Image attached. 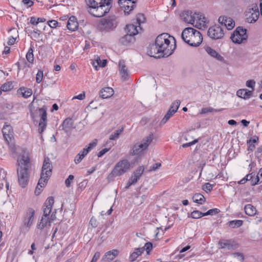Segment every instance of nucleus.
Returning a JSON list of instances; mask_svg holds the SVG:
<instances>
[{
	"mask_svg": "<svg viewBox=\"0 0 262 262\" xmlns=\"http://www.w3.org/2000/svg\"><path fill=\"white\" fill-rule=\"evenodd\" d=\"M170 37L167 33H163L158 36L155 44L152 45L148 51V54L156 58L171 55L176 49V43L174 41L173 45L170 44L169 39Z\"/></svg>",
	"mask_w": 262,
	"mask_h": 262,
	"instance_id": "f257e3e1",
	"label": "nucleus"
},
{
	"mask_svg": "<svg viewBox=\"0 0 262 262\" xmlns=\"http://www.w3.org/2000/svg\"><path fill=\"white\" fill-rule=\"evenodd\" d=\"M112 0H85L88 12L93 16L100 17L107 13Z\"/></svg>",
	"mask_w": 262,
	"mask_h": 262,
	"instance_id": "f03ea898",
	"label": "nucleus"
},
{
	"mask_svg": "<svg viewBox=\"0 0 262 262\" xmlns=\"http://www.w3.org/2000/svg\"><path fill=\"white\" fill-rule=\"evenodd\" d=\"M52 163L50 159L48 157L45 158L44 159L41 168L40 178L35 190V193L36 195L40 194L41 191V188L44 187L48 183L49 179L52 175Z\"/></svg>",
	"mask_w": 262,
	"mask_h": 262,
	"instance_id": "7ed1b4c3",
	"label": "nucleus"
},
{
	"mask_svg": "<svg viewBox=\"0 0 262 262\" xmlns=\"http://www.w3.org/2000/svg\"><path fill=\"white\" fill-rule=\"evenodd\" d=\"M30 159L27 155H22L17 160L18 168H17L18 181L22 187L27 185L29 174L28 172Z\"/></svg>",
	"mask_w": 262,
	"mask_h": 262,
	"instance_id": "20e7f679",
	"label": "nucleus"
},
{
	"mask_svg": "<svg viewBox=\"0 0 262 262\" xmlns=\"http://www.w3.org/2000/svg\"><path fill=\"white\" fill-rule=\"evenodd\" d=\"M181 37L186 43L192 47H198L203 41V36L201 33L199 31L190 27L183 30Z\"/></svg>",
	"mask_w": 262,
	"mask_h": 262,
	"instance_id": "39448f33",
	"label": "nucleus"
},
{
	"mask_svg": "<svg viewBox=\"0 0 262 262\" xmlns=\"http://www.w3.org/2000/svg\"><path fill=\"white\" fill-rule=\"evenodd\" d=\"M153 140V135H149L145 138H144L140 142H137L133 144L131 146L129 152L130 154L134 156H141L144 154V151L147 148L149 145Z\"/></svg>",
	"mask_w": 262,
	"mask_h": 262,
	"instance_id": "423d86ee",
	"label": "nucleus"
},
{
	"mask_svg": "<svg viewBox=\"0 0 262 262\" xmlns=\"http://www.w3.org/2000/svg\"><path fill=\"white\" fill-rule=\"evenodd\" d=\"M47 108L46 106H43L41 108L36 109L35 111L30 110L31 116L33 119L35 120L38 116L40 117L38 132L42 134L47 126Z\"/></svg>",
	"mask_w": 262,
	"mask_h": 262,
	"instance_id": "0eeeda50",
	"label": "nucleus"
},
{
	"mask_svg": "<svg viewBox=\"0 0 262 262\" xmlns=\"http://www.w3.org/2000/svg\"><path fill=\"white\" fill-rule=\"evenodd\" d=\"M130 167L131 164L127 160H121L116 164L108 178H112L122 176L129 171Z\"/></svg>",
	"mask_w": 262,
	"mask_h": 262,
	"instance_id": "6e6552de",
	"label": "nucleus"
},
{
	"mask_svg": "<svg viewBox=\"0 0 262 262\" xmlns=\"http://www.w3.org/2000/svg\"><path fill=\"white\" fill-rule=\"evenodd\" d=\"M117 24V17L114 15L110 16L100 20L98 29L102 32H110L116 28Z\"/></svg>",
	"mask_w": 262,
	"mask_h": 262,
	"instance_id": "1a4fd4ad",
	"label": "nucleus"
},
{
	"mask_svg": "<svg viewBox=\"0 0 262 262\" xmlns=\"http://www.w3.org/2000/svg\"><path fill=\"white\" fill-rule=\"evenodd\" d=\"M34 215L35 210L33 208H29L26 210L22 218L20 232L26 233L29 231L34 222Z\"/></svg>",
	"mask_w": 262,
	"mask_h": 262,
	"instance_id": "9d476101",
	"label": "nucleus"
},
{
	"mask_svg": "<svg viewBox=\"0 0 262 262\" xmlns=\"http://www.w3.org/2000/svg\"><path fill=\"white\" fill-rule=\"evenodd\" d=\"M247 38V30L242 27H237L230 36L232 42L236 44L244 43Z\"/></svg>",
	"mask_w": 262,
	"mask_h": 262,
	"instance_id": "9b49d317",
	"label": "nucleus"
},
{
	"mask_svg": "<svg viewBox=\"0 0 262 262\" xmlns=\"http://www.w3.org/2000/svg\"><path fill=\"white\" fill-rule=\"evenodd\" d=\"M247 21L249 23H254L256 21L259 16L258 7L256 4L250 5L246 11Z\"/></svg>",
	"mask_w": 262,
	"mask_h": 262,
	"instance_id": "f8f14e48",
	"label": "nucleus"
},
{
	"mask_svg": "<svg viewBox=\"0 0 262 262\" xmlns=\"http://www.w3.org/2000/svg\"><path fill=\"white\" fill-rule=\"evenodd\" d=\"M208 35L213 39H219L224 36L223 28L219 25H215L209 28Z\"/></svg>",
	"mask_w": 262,
	"mask_h": 262,
	"instance_id": "ddd939ff",
	"label": "nucleus"
},
{
	"mask_svg": "<svg viewBox=\"0 0 262 262\" xmlns=\"http://www.w3.org/2000/svg\"><path fill=\"white\" fill-rule=\"evenodd\" d=\"M55 213L56 212H53L51 214L50 217L42 216L37 224V228L42 230L44 228L50 226L51 223L56 218Z\"/></svg>",
	"mask_w": 262,
	"mask_h": 262,
	"instance_id": "4468645a",
	"label": "nucleus"
},
{
	"mask_svg": "<svg viewBox=\"0 0 262 262\" xmlns=\"http://www.w3.org/2000/svg\"><path fill=\"white\" fill-rule=\"evenodd\" d=\"M219 248L228 250H234L238 247V244L232 239H222L218 242Z\"/></svg>",
	"mask_w": 262,
	"mask_h": 262,
	"instance_id": "2eb2a0df",
	"label": "nucleus"
},
{
	"mask_svg": "<svg viewBox=\"0 0 262 262\" xmlns=\"http://www.w3.org/2000/svg\"><path fill=\"white\" fill-rule=\"evenodd\" d=\"M195 19L194 24L192 25L199 29H205L208 27V22L207 18L202 14L196 13L195 15Z\"/></svg>",
	"mask_w": 262,
	"mask_h": 262,
	"instance_id": "dca6fc26",
	"label": "nucleus"
},
{
	"mask_svg": "<svg viewBox=\"0 0 262 262\" xmlns=\"http://www.w3.org/2000/svg\"><path fill=\"white\" fill-rule=\"evenodd\" d=\"M54 202V198L52 196H50L47 199L43 206V214L42 216L50 217Z\"/></svg>",
	"mask_w": 262,
	"mask_h": 262,
	"instance_id": "f3484780",
	"label": "nucleus"
},
{
	"mask_svg": "<svg viewBox=\"0 0 262 262\" xmlns=\"http://www.w3.org/2000/svg\"><path fill=\"white\" fill-rule=\"evenodd\" d=\"M218 21L219 23L224 25L229 30L232 29L235 26L234 21L231 17L226 16H220Z\"/></svg>",
	"mask_w": 262,
	"mask_h": 262,
	"instance_id": "a211bd4d",
	"label": "nucleus"
},
{
	"mask_svg": "<svg viewBox=\"0 0 262 262\" xmlns=\"http://www.w3.org/2000/svg\"><path fill=\"white\" fill-rule=\"evenodd\" d=\"M2 133L5 140L8 143L13 139V131L10 125L5 124L2 129Z\"/></svg>",
	"mask_w": 262,
	"mask_h": 262,
	"instance_id": "6ab92c4d",
	"label": "nucleus"
},
{
	"mask_svg": "<svg viewBox=\"0 0 262 262\" xmlns=\"http://www.w3.org/2000/svg\"><path fill=\"white\" fill-rule=\"evenodd\" d=\"M196 13V12L193 13L191 11H184L181 16L185 23L192 25L194 22V15Z\"/></svg>",
	"mask_w": 262,
	"mask_h": 262,
	"instance_id": "aec40b11",
	"label": "nucleus"
},
{
	"mask_svg": "<svg viewBox=\"0 0 262 262\" xmlns=\"http://www.w3.org/2000/svg\"><path fill=\"white\" fill-rule=\"evenodd\" d=\"M119 41L121 45L128 46L135 41V37L130 34L127 33L121 37Z\"/></svg>",
	"mask_w": 262,
	"mask_h": 262,
	"instance_id": "412c9836",
	"label": "nucleus"
},
{
	"mask_svg": "<svg viewBox=\"0 0 262 262\" xmlns=\"http://www.w3.org/2000/svg\"><path fill=\"white\" fill-rule=\"evenodd\" d=\"M144 168L143 166H139L137 169L134 172L132 177L129 179L132 181V183L135 184L137 181L140 179L143 173Z\"/></svg>",
	"mask_w": 262,
	"mask_h": 262,
	"instance_id": "4be33fe9",
	"label": "nucleus"
},
{
	"mask_svg": "<svg viewBox=\"0 0 262 262\" xmlns=\"http://www.w3.org/2000/svg\"><path fill=\"white\" fill-rule=\"evenodd\" d=\"M125 29L127 33L134 36L139 33V29H141V28L134 22L126 25Z\"/></svg>",
	"mask_w": 262,
	"mask_h": 262,
	"instance_id": "5701e85b",
	"label": "nucleus"
},
{
	"mask_svg": "<svg viewBox=\"0 0 262 262\" xmlns=\"http://www.w3.org/2000/svg\"><path fill=\"white\" fill-rule=\"evenodd\" d=\"M118 254V251L117 250H113L109 251L105 253L102 258L101 260L103 261H111L113 260Z\"/></svg>",
	"mask_w": 262,
	"mask_h": 262,
	"instance_id": "b1692460",
	"label": "nucleus"
},
{
	"mask_svg": "<svg viewBox=\"0 0 262 262\" xmlns=\"http://www.w3.org/2000/svg\"><path fill=\"white\" fill-rule=\"evenodd\" d=\"M67 28L71 31H75L78 27V24L75 16H72L69 18L67 24Z\"/></svg>",
	"mask_w": 262,
	"mask_h": 262,
	"instance_id": "393cba45",
	"label": "nucleus"
},
{
	"mask_svg": "<svg viewBox=\"0 0 262 262\" xmlns=\"http://www.w3.org/2000/svg\"><path fill=\"white\" fill-rule=\"evenodd\" d=\"M119 71L123 80L127 79L128 76V69L124 61H120L119 63Z\"/></svg>",
	"mask_w": 262,
	"mask_h": 262,
	"instance_id": "a878e982",
	"label": "nucleus"
},
{
	"mask_svg": "<svg viewBox=\"0 0 262 262\" xmlns=\"http://www.w3.org/2000/svg\"><path fill=\"white\" fill-rule=\"evenodd\" d=\"M205 49L207 54L211 57H213L220 61H222L224 60L223 57L220 55L215 50L213 49L211 47H206Z\"/></svg>",
	"mask_w": 262,
	"mask_h": 262,
	"instance_id": "bb28decb",
	"label": "nucleus"
},
{
	"mask_svg": "<svg viewBox=\"0 0 262 262\" xmlns=\"http://www.w3.org/2000/svg\"><path fill=\"white\" fill-rule=\"evenodd\" d=\"M114 94V90L110 87L103 88L100 92V96L103 99L110 98Z\"/></svg>",
	"mask_w": 262,
	"mask_h": 262,
	"instance_id": "cd10ccee",
	"label": "nucleus"
},
{
	"mask_svg": "<svg viewBox=\"0 0 262 262\" xmlns=\"http://www.w3.org/2000/svg\"><path fill=\"white\" fill-rule=\"evenodd\" d=\"M73 121L71 118H68L66 119L62 125V129L64 130L65 132L68 133L73 128Z\"/></svg>",
	"mask_w": 262,
	"mask_h": 262,
	"instance_id": "c85d7f7f",
	"label": "nucleus"
},
{
	"mask_svg": "<svg viewBox=\"0 0 262 262\" xmlns=\"http://www.w3.org/2000/svg\"><path fill=\"white\" fill-rule=\"evenodd\" d=\"M252 95V91L247 90V89H241L237 91L236 95L244 99H247L251 97Z\"/></svg>",
	"mask_w": 262,
	"mask_h": 262,
	"instance_id": "c756f323",
	"label": "nucleus"
},
{
	"mask_svg": "<svg viewBox=\"0 0 262 262\" xmlns=\"http://www.w3.org/2000/svg\"><path fill=\"white\" fill-rule=\"evenodd\" d=\"M106 62L107 60L106 59L101 60L99 56H97L95 57V60L93 61L92 64L95 69L98 70V67H104L106 64Z\"/></svg>",
	"mask_w": 262,
	"mask_h": 262,
	"instance_id": "7c9ffc66",
	"label": "nucleus"
},
{
	"mask_svg": "<svg viewBox=\"0 0 262 262\" xmlns=\"http://www.w3.org/2000/svg\"><path fill=\"white\" fill-rule=\"evenodd\" d=\"M17 92L21 95L22 97L26 99L28 98L32 94V91L31 89L24 87L19 88Z\"/></svg>",
	"mask_w": 262,
	"mask_h": 262,
	"instance_id": "2f4dec72",
	"label": "nucleus"
},
{
	"mask_svg": "<svg viewBox=\"0 0 262 262\" xmlns=\"http://www.w3.org/2000/svg\"><path fill=\"white\" fill-rule=\"evenodd\" d=\"M245 213L249 216H254L256 214L257 210L255 207L251 204H247L244 207Z\"/></svg>",
	"mask_w": 262,
	"mask_h": 262,
	"instance_id": "473e14b6",
	"label": "nucleus"
},
{
	"mask_svg": "<svg viewBox=\"0 0 262 262\" xmlns=\"http://www.w3.org/2000/svg\"><path fill=\"white\" fill-rule=\"evenodd\" d=\"M144 252V249L143 248H137L135 250V251L133 252L130 256H129V259L130 261H133L135 260L137 258Z\"/></svg>",
	"mask_w": 262,
	"mask_h": 262,
	"instance_id": "72a5a7b5",
	"label": "nucleus"
},
{
	"mask_svg": "<svg viewBox=\"0 0 262 262\" xmlns=\"http://www.w3.org/2000/svg\"><path fill=\"white\" fill-rule=\"evenodd\" d=\"M192 199L194 202L200 204H203L205 202L204 196L201 193H195L194 194Z\"/></svg>",
	"mask_w": 262,
	"mask_h": 262,
	"instance_id": "f704fd0d",
	"label": "nucleus"
},
{
	"mask_svg": "<svg viewBox=\"0 0 262 262\" xmlns=\"http://www.w3.org/2000/svg\"><path fill=\"white\" fill-rule=\"evenodd\" d=\"M33 47L32 45H31L27 54H26V59L30 63H33L34 61V55H33Z\"/></svg>",
	"mask_w": 262,
	"mask_h": 262,
	"instance_id": "c9c22d12",
	"label": "nucleus"
},
{
	"mask_svg": "<svg viewBox=\"0 0 262 262\" xmlns=\"http://www.w3.org/2000/svg\"><path fill=\"white\" fill-rule=\"evenodd\" d=\"M123 128H122L121 129L115 130L114 133H113L110 136L109 139L111 140H115L117 139L119 137L120 134L123 132Z\"/></svg>",
	"mask_w": 262,
	"mask_h": 262,
	"instance_id": "e433bc0d",
	"label": "nucleus"
},
{
	"mask_svg": "<svg viewBox=\"0 0 262 262\" xmlns=\"http://www.w3.org/2000/svg\"><path fill=\"white\" fill-rule=\"evenodd\" d=\"M120 6L124 10L125 14H129V12L134 9L135 7V6L127 5L126 4H122Z\"/></svg>",
	"mask_w": 262,
	"mask_h": 262,
	"instance_id": "4c0bfd02",
	"label": "nucleus"
},
{
	"mask_svg": "<svg viewBox=\"0 0 262 262\" xmlns=\"http://www.w3.org/2000/svg\"><path fill=\"white\" fill-rule=\"evenodd\" d=\"M13 88V85L12 82H7L3 84L1 87V89L2 91L7 92L10 91Z\"/></svg>",
	"mask_w": 262,
	"mask_h": 262,
	"instance_id": "58836bf2",
	"label": "nucleus"
},
{
	"mask_svg": "<svg viewBox=\"0 0 262 262\" xmlns=\"http://www.w3.org/2000/svg\"><path fill=\"white\" fill-rule=\"evenodd\" d=\"M222 110V109L216 110V109H214L211 107H207L202 108L200 112V114H207L208 113H211V112H217L221 111Z\"/></svg>",
	"mask_w": 262,
	"mask_h": 262,
	"instance_id": "ea45409f",
	"label": "nucleus"
},
{
	"mask_svg": "<svg viewBox=\"0 0 262 262\" xmlns=\"http://www.w3.org/2000/svg\"><path fill=\"white\" fill-rule=\"evenodd\" d=\"M243 223L242 220H234L229 222V224L232 228H237L241 226Z\"/></svg>",
	"mask_w": 262,
	"mask_h": 262,
	"instance_id": "a19ab883",
	"label": "nucleus"
},
{
	"mask_svg": "<svg viewBox=\"0 0 262 262\" xmlns=\"http://www.w3.org/2000/svg\"><path fill=\"white\" fill-rule=\"evenodd\" d=\"M145 20V18L144 15L142 14H138L136 16V21L135 23L140 26L142 23H144Z\"/></svg>",
	"mask_w": 262,
	"mask_h": 262,
	"instance_id": "79ce46f5",
	"label": "nucleus"
},
{
	"mask_svg": "<svg viewBox=\"0 0 262 262\" xmlns=\"http://www.w3.org/2000/svg\"><path fill=\"white\" fill-rule=\"evenodd\" d=\"M204 216V213L198 210H194L191 213V217L193 219H198Z\"/></svg>",
	"mask_w": 262,
	"mask_h": 262,
	"instance_id": "37998d69",
	"label": "nucleus"
},
{
	"mask_svg": "<svg viewBox=\"0 0 262 262\" xmlns=\"http://www.w3.org/2000/svg\"><path fill=\"white\" fill-rule=\"evenodd\" d=\"M180 105V101L177 100L172 103L169 110L175 111L176 113Z\"/></svg>",
	"mask_w": 262,
	"mask_h": 262,
	"instance_id": "c03bdc74",
	"label": "nucleus"
},
{
	"mask_svg": "<svg viewBox=\"0 0 262 262\" xmlns=\"http://www.w3.org/2000/svg\"><path fill=\"white\" fill-rule=\"evenodd\" d=\"M220 212V210L219 209L213 208V209L209 210L208 211H207L205 213H204V215H205V216L209 215H213L216 214H217Z\"/></svg>",
	"mask_w": 262,
	"mask_h": 262,
	"instance_id": "a18cd8bd",
	"label": "nucleus"
},
{
	"mask_svg": "<svg viewBox=\"0 0 262 262\" xmlns=\"http://www.w3.org/2000/svg\"><path fill=\"white\" fill-rule=\"evenodd\" d=\"M252 173V178L250 180H248V181H250L251 185L254 186V185L257 184L259 181L260 182V180L259 179L258 177H257V176L256 177H254V176L253 174V173Z\"/></svg>",
	"mask_w": 262,
	"mask_h": 262,
	"instance_id": "49530a36",
	"label": "nucleus"
},
{
	"mask_svg": "<svg viewBox=\"0 0 262 262\" xmlns=\"http://www.w3.org/2000/svg\"><path fill=\"white\" fill-rule=\"evenodd\" d=\"M212 188L213 185L210 184L209 183H206L202 186L203 190L206 192L211 191V190L212 189Z\"/></svg>",
	"mask_w": 262,
	"mask_h": 262,
	"instance_id": "de8ad7c7",
	"label": "nucleus"
},
{
	"mask_svg": "<svg viewBox=\"0 0 262 262\" xmlns=\"http://www.w3.org/2000/svg\"><path fill=\"white\" fill-rule=\"evenodd\" d=\"M43 78V71L42 70H38L36 75V81L37 83H39L41 82Z\"/></svg>",
	"mask_w": 262,
	"mask_h": 262,
	"instance_id": "09e8293b",
	"label": "nucleus"
},
{
	"mask_svg": "<svg viewBox=\"0 0 262 262\" xmlns=\"http://www.w3.org/2000/svg\"><path fill=\"white\" fill-rule=\"evenodd\" d=\"M161 166V163L158 162L154 164L152 166H151L148 170L149 171H155L159 169V168Z\"/></svg>",
	"mask_w": 262,
	"mask_h": 262,
	"instance_id": "8fccbe9b",
	"label": "nucleus"
},
{
	"mask_svg": "<svg viewBox=\"0 0 262 262\" xmlns=\"http://www.w3.org/2000/svg\"><path fill=\"white\" fill-rule=\"evenodd\" d=\"M118 4L122 5V4H126L127 5L135 6V2L133 0H119Z\"/></svg>",
	"mask_w": 262,
	"mask_h": 262,
	"instance_id": "3c124183",
	"label": "nucleus"
},
{
	"mask_svg": "<svg viewBox=\"0 0 262 262\" xmlns=\"http://www.w3.org/2000/svg\"><path fill=\"white\" fill-rule=\"evenodd\" d=\"M142 248L144 249V251L146 250L147 253L148 254L152 249V245L150 242L146 243Z\"/></svg>",
	"mask_w": 262,
	"mask_h": 262,
	"instance_id": "603ef678",
	"label": "nucleus"
},
{
	"mask_svg": "<svg viewBox=\"0 0 262 262\" xmlns=\"http://www.w3.org/2000/svg\"><path fill=\"white\" fill-rule=\"evenodd\" d=\"M234 257L238 259L240 261H243L244 259V256L243 253L239 252H235L232 254Z\"/></svg>",
	"mask_w": 262,
	"mask_h": 262,
	"instance_id": "864d4df0",
	"label": "nucleus"
},
{
	"mask_svg": "<svg viewBox=\"0 0 262 262\" xmlns=\"http://www.w3.org/2000/svg\"><path fill=\"white\" fill-rule=\"evenodd\" d=\"M74 177L72 174L69 176L68 178L65 181V184L67 187H69L71 185V182L73 180Z\"/></svg>",
	"mask_w": 262,
	"mask_h": 262,
	"instance_id": "5fc2aeb1",
	"label": "nucleus"
},
{
	"mask_svg": "<svg viewBox=\"0 0 262 262\" xmlns=\"http://www.w3.org/2000/svg\"><path fill=\"white\" fill-rule=\"evenodd\" d=\"M252 178V173L248 174L245 178L242 179L241 181L238 182V184H245L247 181H248V180H250Z\"/></svg>",
	"mask_w": 262,
	"mask_h": 262,
	"instance_id": "6e6d98bb",
	"label": "nucleus"
},
{
	"mask_svg": "<svg viewBox=\"0 0 262 262\" xmlns=\"http://www.w3.org/2000/svg\"><path fill=\"white\" fill-rule=\"evenodd\" d=\"M97 143V140L94 139L92 142L89 144V145L86 148L90 151L93 147H95Z\"/></svg>",
	"mask_w": 262,
	"mask_h": 262,
	"instance_id": "4d7b16f0",
	"label": "nucleus"
},
{
	"mask_svg": "<svg viewBox=\"0 0 262 262\" xmlns=\"http://www.w3.org/2000/svg\"><path fill=\"white\" fill-rule=\"evenodd\" d=\"M255 84V82L253 80H248L246 81V84L247 87L252 88V91H253Z\"/></svg>",
	"mask_w": 262,
	"mask_h": 262,
	"instance_id": "13d9d810",
	"label": "nucleus"
},
{
	"mask_svg": "<svg viewBox=\"0 0 262 262\" xmlns=\"http://www.w3.org/2000/svg\"><path fill=\"white\" fill-rule=\"evenodd\" d=\"M48 24L51 28H55L57 26L58 23L55 20H51L48 21Z\"/></svg>",
	"mask_w": 262,
	"mask_h": 262,
	"instance_id": "bf43d9fd",
	"label": "nucleus"
},
{
	"mask_svg": "<svg viewBox=\"0 0 262 262\" xmlns=\"http://www.w3.org/2000/svg\"><path fill=\"white\" fill-rule=\"evenodd\" d=\"M33 36L35 38H39L40 34V31L37 29H34L32 32Z\"/></svg>",
	"mask_w": 262,
	"mask_h": 262,
	"instance_id": "052dcab7",
	"label": "nucleus"
},
{
	"mask_svg": "<svg viewBox=\"0 0 262 262\" xmlns=\"http://www.w3.org/2000/svg\"><path fill=\"white\" fill-rule=\"evenodd\" d=\"M84 157L81 156V153L78 154L75 157L74 162L76 164L79 163Z\"/></svg>",
	"mask_w": 262,
	"mask_h": 262,
	"instance_id": "680f3d73",
	"label": "nucleus"
},
{
	"mask_svg": "<svg viewBox=\"0 0 262 262\" xmlns=\"http://www.w3.org/2000/svg\"><path fill=\"white\" fill-rule=\"evenodd\" d=\"M258 140V138L256 136H253L251 139L248 140L247 142V144H253L257 142Z\"/></svg>",
	"mask_w": 262,
	"mask_h": 262,
	"instance_id": "e2e57ef3",
	"label": "nucleus"
},
{
	"mask_svg": "<svg viewBox=\"0 0 262 262\" xmlns=\"http://www.w3.org/2000/svg\"><path fill=\"white\" fill-rule=\"evenodd\" d=\"M110 149V148H105L102 149L101 151H100L97 156L98 157H101L102 156H103L105 153H106L107 151H109Z\"/></svg>",
	"mask_w": 262,
	"mask_h": 262,
	"instance_id": "0e129e2a",
	"label": "nucleus"
},
{
	"mask_svg": "<svg viewBox=\"0 0 262 262\" xmlns=\"http://www.w3.org/2000/svg\"><path fill=\"white\" fill-rule=\"evenodd\" d=\"M100 253L99 252H96L95 253L94 255L93 256V257L91 262H97V261L100 258Z\"/></svg>",
	"mask_w": 262,
	"mask_h": 262,
	"instance_id": "69168bd1",
	"label": "nucleus"
},
{
	"mask_svg": "<svg viewBox=\"0 0 262 262\" xmlns=\"http://www.w3.org/2000/svg\"><path fill=\"white\" fill-rule=\"evenodd\" d=\"M22 3L27 7H30L33 5V2L31 0H23Z\"/></svg>",
	"mask_w": 262,
	"mask_h": 262,
	"instance_id": "338daca9",
	"label": "nucleus"
},
{
	"mask_svg": "<svg viewBox=\"0 0 262 262\" xmlns=\"http://www.w3.org/2000/svg\"><path fill=\"white\" fill-rule=\"evenodd\" d=\"M196 142H198V140H194L192 142L183 144L182 145V147L184 148L188 147L189 146H190L195 144Z\"/></svg>",
	"mask_w": 262,
	"mask_h": 262,
	"instance_id": "774afa93",
	"label": "nucleus"
}]
</instances>
